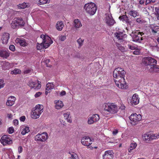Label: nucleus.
I'll list each match as a JSON object with an SVG mask.
<instances>
[{"instance_id":"nucleus-10","label":"nucleus","mask_w":159,"mask_h":159,"mask_svg":"<svg viewBox=\"0 0 159 159\" xmlns=\"http://www.w3.org/2000/svg\"><path fill=\"white\" fill-rule=\"evenodd\" d=\"M41 82L38 80L33 82L32 80H30L28 83V85L31 88L35 90L39 89L41 87Z\"/></svg>"},{"instance_id":"nucleus-25","label":"nucleus","mask_w":159,"mask_h":159,"mask_svg":"<svg viewBox=\"0 0 159 159\" xmlns=\"http://www.w3.org/2000/svg\"><path fill=\"white\" fill-rule=\"evenodd\" d=\"M64 26V24L62 21L57 22L56 26L57 29L59 31L62 30Z\"/></svg>"},{"instance_id":"nucleus-8","label":"nucleus","mask_w":159,"mask_h":159,"mask_svg":"<svg viewBox=\"0 0 159 159\" xmlns=\"http://www.w3.org/2000/svg\"><path fill=\"white\" fill-rule=\"evenodd\" d=\"M142 117L141 115L136 113L132 114L129 117L130 123L133 125H134L139 121L141 120Z\"/></svg>"},{"instance_id":"nucleus-48","label":"nucleus","mask_w":159,"mask_h":159,"mask_svg":"<svg viewBox=\"0 0 159 159\" xmlns=\"http://www.w3.org/2000/svg\"><path fill=\"white\" fill-rule=\"evenodd\" d=\"M50 60L49 59H46V60H45L44 62L45 63H46L47 66L48 67H50V65H48V64L49 63V62H50Z\"/></svg>"},{"instance_id":"nucleus-27","label":"nucleus","mask_w":159,"mask_h":159,"mask_svg":"<svg viewBox=\"0 0 159 159\" xmlns=\"http://www.w3.org/2000/svg\"><path fill=\"white\" fill-rule=\"evenodd\" d=\"M151 136V134L147 133L144 134L143 135V140L145 141H149L152 140Z\"/></svg>"},{"instance_id":"nucleus-26","label":"nucleus","mask_w":159,"mask_h":159,"mask_svg":"<svg viewBox=\"0 0 159 159\" xmlns=\"http://www.w3.org/2000/svg\"><path fill=\"white\" fill-rule=\"evenodd\" d=\"M123 33L122 32H116L115 33V36L118 40H122L123 39Z\"/></svg>"},{"instance_id":"nucleus-45","label":"nucleus","mask_w":159,"mask_h":159,"mask_svg":"<svg viewBox=\"0 0 159 159\" xmlns=\"http://www.w3.org/2000/svg\"><path fill=\"white\" fill-rule=\"evenodd\" d=\"M128 47L130 49L132 50H135L137 48V47H136L134 46L133 45H129Z\"/></svg>"},{"instance_id":"nucleus-11","label":"nucleus","mask_w":159,"mask_h":159,"mask_svg":"<svg viewBox=\"0 0 159 159\" xmlns=\"http://www.w3.org/2000/svg\"><path fill=\"white\" fill-rule=\"evenodd\" d=\"M25 24V22L22 18L18 17L12 23L11 25L13 28H15L17 26H22L24 25Z\"/></svg>"},{"instance_id":"nucleus-36","label":"nucleus","mask_w":159,"mask_h":159,"mask_svg":"<svg viewBox=\"0 0 159 159\" xmlns=\"http://www.w3.org/2000/svg\"><path fill=\"white\" fill-rule=\"evenodd\" d=\"M104 154H106V155H108L113 157H114V153L112 150H109L106 151L105 152Z\"/></svg>"},{"instance_id":"nucleus-21","label":"nucleus","mask_w":159,"mask_h":159,"mask_svg":"<svg viewBox=\"0 0 159 159\" xmlns=\"http://www.w3.org/2000/svg\"><path fill=\"white\" fill-rule=\"evenodd\" d=\"M10 38L9 34L8 33H4L2 37V43L3 44H6L8 43V41Z\"/></svg>"},{"instance_id":"nucleus-30","label":"nucleus","mask_w":159,"mask_h":159,"mask_svg":"<svg viewBox=\"0 0 159 159\" xmlns=\"http://www.w3.org/2000/svg\"><path fill=\"white\" fill-rule=\"evenodd\" d=\"M2 66V69L4 70H8L10 68V63L8 62H4Z\"/></svg>"},{"instance_id":"nucleus-53","label":"nucleus","mask_w":159,"mask_h":159,"mask_svg":"<svg viewBox=\"0 0 159 159\" xmlns=\"http://www.w3.org/2000/svg\"><path fill=\"white\" fill-rule=\"evenodd\" d=\"M25 119V116H22L20 118V120L21 121H24Z\"/></svg>"},{"instance_id":"nucleus-19","label":"nucleus","mask_w":159,"mask_h":159,"mask_svg":"<svg viewBox=\"0 0 159 159\" xmlns=\"http://www.w3.org/2000/svg\"><path fill=\"white\" fill-rule=\"evenodd\" d=\"M139 100L138 95L137 94L135 93L132 96L131 103L132 105H136L139 103Z\"/></svg>"},{"instance_id":"nucleus-64","label":"nucleus","mask_w":159,"mask_h":159,"mask_svg":"<svg viewBox=\"0 0 159 159\" xmlns=\"http://www.w3.org/2000/svg\"><path fill=\"white\" fill-rule=\"evenodd\" d=\"M157 17V19L159 20V14H155Z\"/></svg>"},{"instance_id":"nucleus-16","label":"nucleus","mask_w":159,"mask_h":159,"mask_svg":"<svg viewBox=\"0 0 159 159\" xmlns=\"http://www.w3.org/2000/svg\"><path fill=\"white\" fill-rule=\"evenodd\" d=\"M15 42L18 45H20L21 46L25 47L27 45L25 40L23 38H17L15 40Z\"/></svg>"},{"instance_id":"nucleus-52","label":"nucleus","mask_w":159,"mask_h":159,"mask_svg":"<svg viewBox=\"0 0 159 159\" xmlns=\"http://www.w3.org/2000/svg\"><path fill=\"white\" fill-rule=\"evenodd\" d=\"M32 71L31 69H27L24 71V73L25 74H28L31 72Z\"/></svg>"},{"instance_id":"nucleus-2","label":"nucleus","mask_w":159,"mask_h":159,"mask_svg":"<svg viewBox=\"0 0 159 159\" xmlns=\"http://www.w3.org/2000/svg\"><path fill=\"white\" fill-rule=\"evenodd\" d=\"M143 61L145 65L150 66L149 70L150 72H159V68L155 67L157 61L155 59L149 57H146L144 58Z\"/></svg>"},{"instance_id":"nucleus-56","label":"nucleus","mask_w":159,"mask_h":159,"mask_svg":"<svg viewBox=\"0 0 159 159\" xmlns=\"http://www.w3.org/2000/svg\"><path fill=\"white\" fill-rule=\"evenodd\" d=\"M153 48L154 49H156L157 51H159V48L158 47L157 45H154L152 46Z\"/></svg>"},{"instance_id":"nucleus-59","label":"nucleus","mask_w":159,"mask_h":159,"mask_svg":"<svg viewBox=\"0 0 159 159\" xmlns=\"http://www.w3.org/2000/svg\"><path fill=\"white\" fill-rule=\"evenodd\" d=\"M66 94V92L65 91H61V93H60V95H61V96H63V95H64Z\"/></svg>"},{"instance_id":"nucleus-44","label":"nucleus","mask_w":159,"mask_h":159,"mask_svg":"<svg viewBox=\"0 0 159 159\" xmlns=\"http://www.w3.org/2000/svg\"><path fill=\"white\" fill-rule=\"evenodd\" d=\"M8 131L9 134H11L14 132V128L13 127H10L9 128Z\"/></svg>"},{"instance_id":"nucleus-42","label":"nucleus","mask_w":159,"mask_h":159,"mask_svg":"<svg viewBox=\"0 0 159 159\" xmlns=\"http://www.w3.org/2000/svg\"><path fill=\"white\" fill-rule=\"evenodd\" d=\"M5 83L3 80L0 79V89L3 88L4 86Z\"/></svg>"},{"instance_id":"nucleus-1","label":"nucleus","mask_w":159,"mask_h":159,"mask_svg":"<svg viewBox=\"0 0 159 159\" xmlns=\"http://www.w3.org/2000/svg\"><path fill=\"white\" fill-rule=\"evenodd\" d=\"M125 72L122 68L118 67L115 69L113 73V76L116 79L114 80L116 85L121 89H126L127 85L126 84L124 77Z\"/></svg>"},{"instance_id":"nucleus-50","label":"nucleus","mask_w":159,"mask_h":159,"mask_svg":"<svg viewBox=\"0 0 159 159\" xmlns=\"http://www.w3.org/2000/svg\"><path fill=\"white\" fill-rule=\"evenodd\" d=\"M22 151H23L22 147L21 146H19L18 147V152L19 153H20L21 152H22Z\"/></svg>"},{"instance_id":"nucleus-6","label":"nucleus","mask_w":159,"mask_h":159,"mask_svg":"<svg viewBox=\"0 0 159 159\" xmlns=\"http://www.w3.org/2000/svg\"><path fill=\"white\" fill-rule=\"evenodd\" d=\"M84 8L87 13L91 15H93L95 13L97 8L94 3L91 2L86 4L84 6Z\"/></svg>"},{"instance_id":"nucleus-43","label":"nucleus","mask_w":159,"mask_h":159,"mask_svg":"<svg viewBox=\"0 0 159 159\" xmlns=\"http://www.w3.org/2000/svg\"><path fill=\"white\" fill-rule=\"evenodd\" d=\"M128 16L126 15H123L122 16H120L119 17V19L123 21L125 20L126 18H127Z\"/></svg>"},{"instance_id":"nucleus-32","label":"nucleus","mask_w":159,"mask_h":159,"mask_svg":"<svg viewBox=\"0 0 159 159\" xmlns=\"http://www.w3.org/2000/svg\"><path fill=\"white\" fill-rule=\"evenodd\" d=\"M68 153L71 155L70 158L71 159H76L77 157V154L74 152H69Z\"/></svg>"},{"instance_id":"nucleus-14","label":"nucleus","mask_w":159,"mask_h":159,"mask_svg":"<svg viewBox=\"0 0 159 159\" xmlns=\"http://www.w3.org/2000/svg\"><path fill=\"white\" fill-rule=\"evenodd\" d=\"M149 30L151 34L158 36L159 34V26H158L151 25Z\"/></svg>"},{"instance_id":"nucleus-57","label":"nucleus","mask_w":159,"mask_h":159,"mask_svg":"<svg viewBox=\"0 0 159 159\" xmlns=\"http://www.w3.org/2000/svg\"><path fill=\"white\" fill-rule=\"evenodd\" d=\"M118 133V131L117 129H115L113 132L112 134L114 135H116Z\"/></svg>"},{"instance_id":"nucleus-23","label":"nucleus","mask_w":159,"mask_h":159,"mask_svg":"<svg viewBox=\"0 0 159 159\" xmlns=\"http://www.w3.org/2000/svg\"><path fill=\"white\" fill-rule=\"evenodd\" d=\"M55 108L57 109H60L64 106V104L63 102L60 100H56L55 101Z\"/></svg>"},{"instance_id":"nucleus-47","label":"nucleus","mask_w":159,"mask_h":159,"mask_svg":"<svg viewBox=\"0 0 159 159\" xmlns=\"http://www.w3.org/2000/svg\"><path fill=\"white\" fill-rule=\"evenodd\" d=\"M9 48L12 51H14L15 50V47L14 45H11L9 46Z\"/></svg>"},{"instance_id":"nucleus-20","label":"nucleus","mask_w":159,"mask_h":159,"mask_svg":"<svg viewBox=\"0 0 159 159\" xmlns=\"http://www.w3.org/2000/svg\"><path fill=\"white\" fill-rule=\"evenodd\" d=\"M106 21V23L109 26L112 25L115 23L114 20L113 19L112 16L111 15H108L107 17Z\"/></svg>"},{"instance_id":"nucleus-3","label":"nucleus","mask_w":159,"mask_h":159,"mask_svg":"<svg viewBox=\"0 0 159 159\" xmlns=\"http://www.w3.org/2000/svg\"><path fill=\"white\" fill-rule=\"evenodd\" d=\"M40 38L42 39L43 42L40 44L38 43L37 46L38 50H41L44 48H46L53 42L50 38L47 35L42 34L40 36Z\"/></svg>"},{"instance_id":"nucleus-34","label":"nucleus","mask_w":159,"mask_h":159,"mask_svg":"<svg viewBox=\"0 0 159 159\" xmlns=\"http://www.w3.org/2000/svg\"><path fill=\"white\" fill-rule=\"evenodd\" d=\"M116 46L122 52H124L125 51V48L124 47L122 46L120 44L116 43Z\"/></svg>"},{"instance_id":"nucleus-49","label":"nucleus","mask_w":159,"mask_h":159,"mask_svg":"<svg viewBox=\"0 0 159 159\" xmlns=\"http://www.w3.org/2000/svg\"><path fill=\"white\" fill-rule=\"evenodd\" d=\"M155 12L154 13V14H159V8L156 7L155 8Z\"/></svg>"},{"instance_id":"nucleus-24","label":"nucleus","mask_w":159,"mask_h":159,"mask_svg":"<svg viewBox=\"0 0 159 159\" xmlns=\"http://www.w3.org/2000/svg\"><path fill=\"white\" fill-rule=\"evenodd\" d=\"M128 14L133 17H135L139 16V13L137 10H131L128 12Z\"/></svg>"},{"instance_id":"nucleus-55","label":"nucleus","mask_w":159,"mask_h":159,"mask_svg":"<svg viewBox=\"0 0 159 159\" xmlns=\"http://www.w3.org/2000/svg\"><path fill=\"white\" fill-rule=\"evenodd\" d=\"M13 123L14 125H16L18 124V121L17 120H15L13 121Z\"/></svg>"},{"instance_id":"nucleus-17","label":"nucleus","mask_w":159,"mask_h":159,"mask_svg":"<svg viewBox=\"0 0 159 159\" xmlns=\"http://www.w3.org/2000/svg\"><path fill=\"white\" fill-rule=\"evenodd\" d=\"M16 99V98L13 96L9 97L6 102V105L9 107L12 106L14 104Z\"/></svg>"},{"instance_id":"nucleus-29","label":"nucleus","mask_w":159,"mask_h":159,"mask_svg":"<svg viewBox=\"0 0 159 159\" xmlns=\"http://www.w3.org/2000/svg\"><path fill=\"white\" fill-rule=\"evenodd\" d=\"M54 85L52 83H48L46 85V90L50 91L52 89H53Z\"/></svg>"},{"instance_id":"nucleus-35","label":"nucleus","mask_w":159,"mask_h":159,"mask_svg":"<svg viewBox=\"0 0 159 159\" xmlns=\"http://www.w3.org/2000/svg\"><path fill=\"white\" fill-rule=\"evenodd\" d=\"M137 146V144L136 143L133 141H131L130 145V148H132V149H134Z\"/></svg>"},{"instance_id":"nucleus-5","label":"nucleus","mask_w":159,"mask_h":159,"mask_svg":"<svg viewBox=\"0 0 159 159\" xmlns=\"http://www.w3.org/2000/svg\"><path fill=\"white\" fill-rule=\"evenodd\" d=\"M43 106L42 105L38 104L33 109L31 112V117L34 119L39 118L43 112Z\"/></svg>"},{"instance_id":"nucleus-22","label":"nucleus","mask_w":159,"mask_h":159,"mask_svg":"<svg viewBox=\"0 0 159 159\" xmlns=\"http://www.w3.org/2000/svg\"><path fill=\"white\" fill-rule=\"evenodd\" d=\"M64 119L67 120V121L70 123L72 122V118L70 115V112H66L63 114Z\"/></svg>"},{"instance_id":"nucleus-61","label":"nucleus","mask_w":159,"mask_h":159,"mask_svg":"<svg viewBox=\"0 0 159 159\" xmlns=\"http://www.w3.org/2000/svg\"><path fill=\"white\" fill-rule=\"evenodd\" d=\"M139 52L138 51H134L133 52V53L134 54L136 55H138L139 54Z\"/></svg>"},{"instance_id":"nucleus-62","label":"nucleus","mask_w":159,"mask_h":159,"mask_svg":"<svg viewBox=\"0 0 159 159\" xmlns=\"http://www.w3.org/2000/svg\"><path fill=\"white\" fill-rule=\"evenodd\" d=\"M144 0H140V1H139V3L140 4H144Z\"/></svg>"},{"instance_id":"nucleus-54","label":"nucleus","mask_w":159,"mask_h":159,"mask_svg":"<svg viewBox=\"0 0 159 159\" xmlns=\"http://www.w3.org/2000/svg\"><path fill=\"white\" fill-rule=\"evenodd\" d=\"M151 0H146L145 1V4L147 5H148L152 3L151 2Z\"/></svg>"},{"instance_id":"nucleus-51","label":"nucleus","mask_w":159,"mask_h":159,"mask_svg":"<svg viewBox=\"0 0 159 159\" xmlns=\"http://www.w3.org/2000/svg\"><path fill=\"white\" fill-rule=\"evenodd\" d=\"M42 93L40 92H38L36 93L34 95V96L35 98H37L40 96L41 94Z\"/></svg>"},{"instance_id":"nucleus-18","label":"nucleus","mask_w":159,"mask_h":159,"mask_svg":"<svg viewBox=\"0 0 159 159\" xmlns=\"http://www.w3.org/2000/svg\"><path fill=\"white\" fill-rule=\"evenodd\" d=\"M10 56L8 50H0V57L3 59H7Z\"/></svg>"},{"instance_id":"nucleus-37","label":"nucleus","mask_w":159,"mask_h":159,"mask_svg":"<svg viewBox=\"0 0 159 159\" xmlns=\"http://www.w3.org/2000/svg\"><path fill=\"white\" fill-rule=\"evenodd\" d=\"M151 139L152 140L156 139L159 138V134H151Z\"/></svg>"},{"instance_id":"nucleus-38","label":"nucleus","mask_w":159,"mask_h":159,"mask_svg":"<svg viewBox=\"0 0 159 159\" xmlns=\"http://www.w3.org/2000/svg\"><path fill=\"white\" fill-rule=\"evenodd\" d=\"M84 41V40L80 38L77 40V42L79 44V48L81 47L82 46L83 44Z\"/></svg>"},{"instance_id":"nucleus-33","label":"nucleus","mask_w":159,"mask_h":159,"mask_svg":"<svg viewBox=\"0 0 159 159\" xmlns=\"http://www.w3.org/2000/svg\"><path fill=\"white\" fill-rule=\"evenodd\" d=\"M21 70L18 69H15L11 71V74L16 75L18 74H20L21 73Z\"/></svg>"},{"instance_id":"nucleus-7","label":"nucleus","mask_w":159,"mask_h":159,"mask_svg":"<svg viewBox=\"0 0 159 159\" xmlns=\"http://www.w3.org/2000/svg\"><path fill=\"white\" fill-rule=\"evenodd\" d=\"M144 34L143 32H134L129 34L132 37L133 41L136 42L141 43V41L143 40L141 36Z\"/></svg>"},{"instance_id":"nucleus-63","label":"nucleus","mask_w":159,"mask_h":159,"mask_svg":"<svg viewBox=\"0 0 159 159\" xmlns=\"http://www.w3.org/2000/svg\"><path fill=\"white\" fill-rule=\"evenodd\" d=\"M153 8L154 7H152L151 6L149 7H148V9H149V10H153Z\"/></svg>"},{"instance_id":"nucleus-31","label":"nucleus","mask_w":159,"mask_h":159,"mask_svg":"<svg viewBox=\"0 0 159 159\" xmlns=\"http://www.w3.org/2000/svg\"><path fill=\"white\" fill-rule=\"evenodd\" d=\"M30 131L29 128L28 127L25 126L22 129L21 133L23 135H25L26 133H28Z\"/></svg>"},{"instance_id":"nucleus-28","label":"nucleus","mask_w":159,"mask_h":159,"mask_svg":"<svg viewBox=\"0 0 159 159\" xmlns=\"http://www.w3.org/2000/svg\"><path fill=\"white\" fill-rule=\"evenodd\" d=\"M74 25L76 28H79L82 26V25L78 19H75L74 20Z\"/></svg>"},{"instance_id":"nucleus-58","label":"nucleus","mask_w":159,"mask_h":159,"mask_svg":"<svg viewBox=\"0 0 159 159\" xmlns=\"http://www.w3.org/2000/svg\"><path fill=\"white\" fill-rule=\"evenodd\" d=\"M7 116L8 118L10 119L12 117V115L11 114L9 113L7 114Z\"/></svg>"},{"instance_id":"nucleus-13","label":"nucleus","mask_w":159,"mask_h":159,"mask_svg":"<svg viewBox=\"0 0 159 159\" xmlns=\"http://www.w3.org/2000/svg\"><path fill=\"white\" fill-rule=\"evenodd\" d=\"M0 141L4 145L10 144L12 142L11 139L7 135H3Z\"/></svg>"},{"instance_id":"nucleus-12","label":"nucleus","mask_w":159,"mask_h":159,"mask_svg":"<svg viewBox=\"0 0 159 159\" xmlns=\"http://www.w3.org/2000/svg\"><path fill=\"white\" fill-rule=\"evenodd\" d=\"M93 140V139H91L89 136H85L81 139V142L83 145L89 146L92 143Z\"/></svg>"},{"instance_id":"nucleus-40","label":"nucleus","mask_w":159,"mask_h":159,"mask_svg":"<svg viewBox=\"0 0 159 159\" xmlns=\"http://www.w3.org/2000/svg\"><path fill=\"white\" fill-rule=\"evenodd\" d=\"M27 7V5L26 3H23L22 4H19L18 5V7L20 9H24Z\"/></svg>"},{"instance_id":"nucleus-15","label":"nucleus","mask_w":159,"mask_h":159,"mask_svg":"<svg viewBox=\"0 0 159 159\" xmlns=\"http://www.w3.org/2000/svg\"><path fill=\"white\" fill-rule=\"evenodd\" d=\"M99 119V116L98 114H93L91 117H90L89 118L88 123L89 124H92L94 122H97Z\"/></svg>"},{"instance_id":"nucleus-9","label":"nucleus","mask_w":159,"mask_h":159,"mask_svg":"<svg viewBox=\"0 0 159 159\" xmlns=\"http://www.w3.org/2000/svg\"><path fill=\"white\" fill-rule=\"evenodd\" d=\"M48 134L47 132H43L41 134L39 133L35 137V140L42 142L45 141L48 139Z\"/></svg>"},{"instance_id":"nucleus-39","label":"nucleus","mask_w":159,"mask_h":159,"mask_svg":"<svg viewBox=\"0 0 159 159\" xmlns=\"http://www.w3.org/2000/svg\"><path fill=\"white\" fill-rule=\"evenodd\" d=\"M50 0H39V3L40 4H44L48 3Z\"/></svg>"},{"instance_id":"nucleus-46","label":"nucleus","mask_w":159,"mask_h":159,"mask_svg":"<svg viewBox=\"0 0 159 159\" xmlns=\"http://www.w3.org/2000/svg\"><path fill=\"white\" fill-rule=\"evenodd\" d=\"M66 37L65 35H61L59 37V39L61 41H64L66 39Z\"/></svg>"},{"instance_id":"nucleus-60","label":"nucleus","mask_w":159,"mask_h":159,"mask_svg":"<svg viewBox=\"0 0 159 159\" xmlns=\"http://www.w3.org/2000/svg\"><path fill=\"white\" fill-rule=\"evenodd\" d=\"M124 21H125L127 23H129L130 22L129 20V19L128 17H127V18H126Z\"/></svg>"},{"instance_id":"nucleus-4","label":"nucleus","mask_w":159,"mask_h":159,"mask_svg":"<svg viewBox=\"0 0 159 159\" xmlns=\"http://www.w3.org/2000/svg\"><path fill=\"white\" fill-rule=\"evenodd\" d=\"M119 108L116 105L113 103H106L105 104L104 110L108 112L109 113L115 114L118 111Z\"/></svg>"},{"instance_id":"nucleus-41","label":"nucleus","mask_w":159,"mask_h":159,"mask_svg":"<svg viewBox=\"0 0 159 159\" xmlns=\"http://www.w3.org/2000/svg\"><path fill=\"white\" fill-rule=\"evenodd\" d=\"M102 157L103 159H112L113 157L108 155H106V154H104L103 155Z\"/></svg>"}]
</instances>
